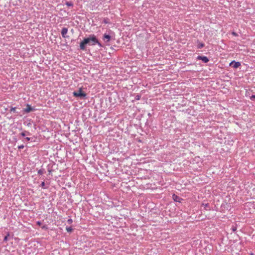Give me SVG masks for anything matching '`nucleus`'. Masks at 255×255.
<instances>
[{
  "mask_svg": "<svg viewBox=\"0 0 255 255\" xmlns=\"http://www.w3.org/2000/svg\"><path fill=\"white\" fill-rule=\"evenodd\" d=\"M25 140L27 141H29L30 140V137H27L25 138Z\"/></svg>",
  "mask_w": 255,
  "mask_h": 255,
  "instance_id": "nucleus-26",
  "label": "nucleus"
},
{
  "mask_svg": "<svg viewBox=\"0 0 255 255\" xmlns=\"http://www.w3.org/2000/svg\"><path fill=\"white\" fill-rule=\"evenodd\" d=\"M36 224H37V225H39V226H41V222H40V221H37V222H36Z\"/></svg>",
  "mask_w": 255,
  "mask_h": 255,
  "instance_id": "nucleus-24",
  "label": "nucleus"
},
{
  "mask_svg": "<svg viewBox=\"0 0 255 255\" xmlns=\"http://www.w3.org/2000/svg\"><path fill=\"white\" fill-rule=\"evenodd\" d=\"M68 32V29L66 27H63L61 30V35L63 38H68L69 36L66 35Z\"/></svg>",
  "mask_w": 255,
  "mask_h": 255,
  "instance_id": "nucleus-7",
  "label": "nucleus"
},
{
  "mask_svg": "<svg viewBox=\"0 0 255 255\" xmlns=\"http://www.w3.org/2000/svg\"><path fill=\"white\" fill-rule=\"evenodd\" d=\"M52 171V169H49V168L48 169V172L49 174H50L51 173Z\"/></svg>",
  "mask_w": 255,
  "mask_h": 255,
  "instance_id": "nucleus-22",
  "label": "nucleus"
},
{
  "mask_svg": "<svg viewBox=\"0 0 255 255\" xmlns=\"http://www.w3.org/2000/svg\"><path fill=\"white\" fill-rule=\"evenodd\" d=\"M232 231H233V232L236 231V230H237V228H236V227H233L232 228Z\"/></svg>",
  "mask_w": 255,
  "mask_h": 255,
  "instance_id": "nucleus-21",
  "label": "nucleus"
},
{
  "mask_svg": "<svg viewBox=\"0 0 255 255\" xmlns=\"http://www.w3.org/2000/svg\"><path fill=\"white\" fill-rule=\"evenodd\" d=\"M232 34H233V35H234V36H237V35H238V34H237V33H236L235 32H234V31H233V32H232Z\"/></svg>",
  "mask_w": 255,
  "mask_h": 255,
  "instance_id": "nucleus-25",
  "label": "nucleus"
},
{
  "mask_svg": "<svg viewBox=\"0 0 255 255\" xmlns=\"http://www.w3.org/2000/svg\"><path fill=\"white\" fill-rule=\"evenodd\" d=\"M97 44L100 47H103V46L99 41L96 36L94 34L90 35L87 38H85L80 43V48L81 50H84L86 49V45L88 44L89 45H95Z\"/></svg>",
  "mask_w": 255,
  "mask_h": 255,
  "instance_id": "nucleus-1",
  "label": "nucleus"
},
{
  "mask_svg": "<svg viewBox=\"0 0 255 255\" xmlns=\"http://www.w3.org/2000/svg\"><path fill=\"white\" fill-rule=\"evenodd\" d=\"M112 36L110 34H108L105 33L103 36V40L105 41V43H107L109 42L111 39Z\"/></svg>",
  "mask_w": 255,
  "mask_h": 255,
  "instance_id": "nucleus-3",
  "label": "nucleus"
},
{
  "mask_svg": "<svg viewBox=\"0 0 255 255\" xmlns=\"http://www.w3.org/2000/svg\"><path fill=\"white\" fill-rule=\"evenodd\" d=\"M45 172V170L44 169H40L38 170V174L39 175H42Z\"/></svg>",
  "mask_w": 255,
  "mask_h": 255,
  "instance_id": "nucleus-11",
  "label": "nucleus"
},
{
  "mask_svg": "<svg viewBox=\"0 0 255 255\" xmlns=\"http://www.w3.org/2000/svg\"><path fill=\"white\" fill-rule=\"evenodd\" d=\"M35 110L34 108H32L30 105L26 104V108L24 109L23 111L25 113H28L30 112L33 111Z\"/></svg>",
  "mask_w": 255,
  "mask_h": 255,
  "instance_id": "nucleus-4",
  "label": "nucleus"
},
{
  "mask_svg": "<svg viewBox=\"0 0 255 255\" xmlns=\"http://www.w3.org/2000/svg\"><path fill=\"white\" fill-rule=\"evenodd\" d=\"M204 46H205V44L203 43H199L197 45V48L201 49V48H202L203 47H204Z\"/></svg>",
  "mask_w": 255,
  "mask_h": 255,
  "instance_id": "nucleus-10",
  "label": "nucleus"
},
{
  "mask_svg": "<svg viewBox=\"0 0 255 255\" xmlns=\"http://www.w3.org/2000/svg\"><path fill=\"white\" fill-rule=\"evenodd\" d=\"M104 23H108V22L106 21V19H104Z\"/></svg>",
  "mask_w": 255,
  "mask_h": 255,
  "instance_id": "nucleus-28",
  "label": "nucleus"
},
{
  "mask_svg": "<svg viewBox=\"0 0 255 255\" xmlns=\"http://www.w3.org/2000/svg\"><path fill=\"white\" fill-rule=\"evenodd\" d=\"M9 233H7L6 236H5L3 239L4 242H7L8 240V237H9Z\"/></svg>",
  "mask_w": 255,
  "mask_h": 255,
  "instance_id": "nucleus-15",
  "label": "nucleus"
},
{
  "mask_svg": "<svg viewBox=\"0 0 255 255\" xmlns=\"http://www.w3.org/2000/svg\"><path fill=\"white\" fill-rule=\"evenodd\" d=\"M65 4L68 6H72L73 5V3L71 1H66Z\"/></svg>",
  "mask_w": 255,
  "mask_h": 255,
  "instance_id": "nucleus-14",
  "label": "nucleus"
},
{
  "mask_svg": "<svg viewBox=\"0 0 255 255\" xmlns=\"http://www.w3.org/2000/svg\"><path fill=\"white\" fill-rule=\"evenodd\" d=\"M230 66L236 69L241 66V63L240 62H236L235 60H233L230 63Z\"/></svg>",
  "mask_w": 255,
  "mask_h": 255,
  "instance_id": "nucleus-5",
  "label": "nucleus"
},
{
  "mask_svg": "<svg viewBox=\"0 0 255 255\" xmlns=\"http://www.w3.org/2000/svg\"><path fill=\"white\" fill-rule=\"evenodd\" d=\"M173 199L175 201L178 202H181V201L182 200V198H181L180 197L178 196L175 194H173Z\"/></svg>",
  "mask_w": 255,
  "mask_h": 255,
  "instance_id": "nucleus-8",
  "label": "nucleus"
},
{
  "mask_svg": "<svg viewBox=\"0 0 255 255\" xmlns=\"http://www.w3.org/2000/svg\"><path fill=\"white\" fill-rule=\"evenodd\" d=\"M140 98H141V96H140V95H136L135 96V99L136 100H140Z\"/></svg>",
  "mask_w": 255,
  "mask_h": 255,
  "instance_id": "nucleus-17",
  "label": "nucleus"
},
{
  "mask_svg": "<svg viewBox=\"0 0 255 255\" xmlns=\"http://www.w3.org/2000/svg\"><path fill=\"white\" fill-rule=\"evenodd\" d=\"M68 223H71L72 222V219H68V221H67Z\"/></svg>",
  "mask_w": 255,
  "mask_h": 255,
  "instance_id": "nucleus-23",
  "label": "nucleus"
},
{
  "mask_svg": "<svg viewBox=\"0 0 255 255\" xmlns=\"http://www.w3.org/2000/svg\"><path fill=\"white\" fill-rule=\"evenodd\" d=\"M251 255H254L253 254H251Z\"/></svg>",
  "mask_w": 255,
  "mask_h": 255,
  "instance_id": "nucleus-29",
  "label": "nucleus"
},
{
  "mask_svg": "<svg viewBox=\"0 0 255 255\" xmlns=\"http://www.w3.org/2000/svg\"><path fill=\"white\" fill-rule=\"evenodd\" d=\"M16 107H11L10 110V112H13L14 113H19L18 112L16 111Z\"/></svg>",
  "mask_w": 255,
  "mask_h": 255,
  "instance_id": "nucleus-12",
  "label": "nucleus"
},
{
  "mask_svg": "<svg viewBox=\"0 0 255 255\" xmlns=\"http://www.w3.org/2000/svg\"><path fill=\"white\" fill-rule=\"evenodd\" d=\"M197 59L202 60L204 63H206L209 62V60L208 58L205 56L199 55L197 57Z\"/></svg>",
  "mask_w": 255,
  "mask_h": 255,
  "instance_id": "nucleus-6",
  "label": "nucleus"
},
{
  "mask_svg": "<svg viewBox=\"0 0 255 255\" xmlns=\"http://www.w3.org/2000/svg\"><path fill=\"white\" fill-rule=\"evenodd\" d=\"M30 134V133L28 132V131H24L23 132H22L21 133H20V135L22 136H25V135H29Z\"/></svg>",
  "mask_w": 255,
  "mask_h": 255,
  "instance_id": "nucleus-9",
  "label": "nucleus"
},
{
  "mask_svg": "<svg viewBox=\"0 0 255 255\" xmlns=\"http://www.w3.org/2000/svg\"><path fill=\"white\" fill-rule=\"evenodd\" d=\"M250 99L252 101H254L255 100V95H252L251 97H250Z\"/></svg>",
  "mask_w": 255,
  "mask_h": 255,
  "instance_id": "nucleus-19",
  "label": "nucleus"
},
{
  "mask_svg": "<svg viewBox=\"0 0 255 255\" xmlns=\"http://www.w3.org/2000/svg\"><path fill=\"white\" fill-rule=\"evenodd\" d=\"M73 96L75 97L80 98L81 99H85L86 97V94L82 91L81 88L78 90L74 91L73 93Z\"/></svg>",
  "mask_w": 255,
  "mask_h": 255,
  "instance_id": "nucleus-2",
  "label": "nucleus"
},
{
  "mask_svg": "<svg viewBox=\"0 0 255 255\" xmlns=\"http://www.w3.org/2000/svg\"><path fill=\"white\" fill-rule=\"evenodd\" d=\"M42 229H47V227L45 226H43V227H42Z\"/></svg>",
  "mask_w": 255,
  "mask_h": 255,
  "instance_id": "nucleus-27",
  "label": "nucleus"
},
{
  "mask_svg": "<svg viewBox=\"0 0 255 255\" xmlns=\"http://www.w3.org/2000/svg\"><path fill=\"white\" fill-rule=\"evenodd\" d=\"M203 205H204V209H206V210H210L209 204L207 203V204H206L205 205L204 204H203Z\"/></svg>",
  "mask_w": 255,
  "mask_h": 255,
  "instance_id": "nucleus-13",
  "label": "nucleus"
},
{
  "mask_svg": "<svg viewBox=\"0 0 255 255\" xmlns=\"http://www.w3.org/2000/svg\"><path fill=\"white\" fill-rule=\"evenodd\" d=\"M24 145H19L18 146V149H23L24 148Z\"/></svg>",
  "mask_w": 255,
  "mask_h": 255,
  "instance_id": "nucleus-20",
  "label": "nucleus"
},
{
  "mask_svg": "<svg viewBox=\"0 0 255 255\" xmlns=\"http://www.w3.org/2000/svg\"><path fill=\"white\" fill-rule=\"evenodd\" d=\"M40 186H41L43 189H46V188H47V187H45V183H44V182H42L41 183Z\"/></svg>",
  "mask_w": 255,
  "mask_h": 255,
  "instance_id": "nucleus-16",
  "label": "nucleus"
},
{
  "mask_svg": "<svg viewBox=\"0 0 255 255\" xmlns=\"http://www.w3.org/2000/svg\"><path fill=\"white\" fill-rule=\"evenodd\" d=\"M72 230H73V229H72V228L71 227H67V228H66V230H67L68 232L72 231Z\"/></svg>",
  "mask_w": 255,
  "mask_h": 255,
  "instance_id": "nucleus-18",
  "label": "nucleus"
}]
</instances>
